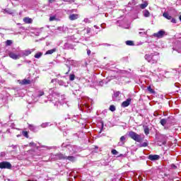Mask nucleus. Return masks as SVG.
Instances as JSON below:
<instances>
[{
	"label": "nucleus",
	"instance_id": "1",
	"mask_svg": "<svg viewBox=\"0 0 181 181\" xmlns=\"http://www.w3.org/2000/svg\"><path fill=\"white\" fill-rule=\"evenodd\" d=\"M47 100L49 103H52L54 107H59V105H63L66 102V98L64 95H60L59 93L53 92L47 96Z\"/></svg>",
	"mask_w": 181,
	"mask_h": 181
},
{
	"label": "nucleus",
	"instance_id": "2",
	"mask_svg": "<svg viewBox=\"0 0 181 181\" xmlns=\"http://www.w3.org/2000/svg\"><path fill=\"white\" fill-rule=\"evenodd\" d=\"M51 160H69L70 162H74L76 160V157L71 156H66L64 154L62 153H59L57 154H51Z\"/></svg>",
	"mask_w": 181,
	"mask_h": 181
},
{
	"label": "nucleus",
	"instance_id": "3",
	"mask_svg": "<svg viewBox=\"0 0 181 181\" xmlns=\"http://www.w3.org/2000/svg\"><path fill=\"white\" fill-rule=\"evenodd\" d=\"M144 59L148 62V63H151V64H156V63H158V60H159V52L146 54L144 56Z\"/></svg>",
	"mask_w": 181,
	"mask_h": 181
},
{
	"label": "nucleus",
	"instance_id": "4",
	"mask_svg": "<svg viewBox=\"0 0 181 181\" xmlns=\"http://www.w3.org/2000/svg\"><path fill=\"white\" fill-rule=\"evenodd\" d=\"M78 108L81 111H87L88 112L91 110V106L87 103L86 100L82 99L78 103Z\"/></svg>",
	"mask_w": 181,
	"mask_h": 181
},
{
	"label": "nucleus",
	"instance_id": "5",
	"mask_svg": "<svg viewBox=\"0 0 181 181\" xmlns=\"http://www.w3.org/2000/svg\"><path fill=\"white\" fill-rule=\"evenodd\" d=\"M129 136L136 142H141V141H142V137L141 135L136 134L135 132H129Z\"/></svg>",
	"mask_w": 181,
	"mask_h": 181
},
{
	"label": "nucleus",
	"instance_id": "6",
	"mask_svg": "<svg viewBox=\"0 0 181 181\" xmlns=\"http://www.w3.org/2000/svg\"><path fill=\"white\" fill-rule=\"evenodd\" d=\"M168 141V138L165 135H161L158 137L157 141V145L158 146H166V142Z\"/></svg>",
	"mask_w": 181,
	"mask_h": 181
},
{
	"label": "nucleus",
	"instance_id": "7",
	"mask_svg": "<svg viewBox=\"0 0 181 181\" xmlns=\"http://www.w3.org/2000/svg\"><path fill=\"white\" fill-rule=\"evenodd\" d=\"M33 52H35V49H28L20 51V57H26L29 54H32Z\"/></svg>",
	"mask_w": 181,
	"mask_h": 181
},
{
	"label": "nucleus",
	"instance_id": "8",
	"mask_svg": "<svg viewBox=\"0 0 181 181\" xmlns=\"http://www.w3.org/2000/svg\"><path fill=\"white\" fill-rule=\"evenodd\" d=\"M12 164L8 161H2L0 163V169H11Z\"/></svg>",
	"mask_w": 181,
	"mask_h": 181
},
{
	"label": "nucleus",
	"instance_id": "9",
	"mask_svg": "<svg viewBox=\"0 0 181 181\" xmlns=\"http://www.w3.org/2000/svg\"><path fill=\"white\" fill-rule=\"evenodd\" d=\"M62 148H68L69 151H70V152H77V146H71L70 144H66L64 143H63L62 144Z\"/></svg>",
	"mask_w": 181,
	"mask_h": 181
},
{
	"label": "nucleus",
	"instance_id": "10",
	"mask_svg": "<svg viewBox=\"0 0 181 181\" xmlns=\"http://www.w3.org/2000/svg\"><path fill=\"white\" fill-rule=\"evenodd\" d=\"M117 23L118 26L120 28H123L124 29H129V24L125 21H117Z\"/></svg>",
	"mask_w": 181,
	"mask_h": 181
},
{
	"label": "nucleus",
	"instance_id": "11",
	"mask_svg": "<svg viewBox=\"0 0 181 181\" xmlns=\"http://www.w3.org/2000/svg\"><path fill=\"white\" fill-rule=\"evenodd\" d=\"M165 35L166 32L163 30H160L158 33H154L153 36H154V37H158V39H162Z\"/></svg>",
	"mask_w": 181,
	"mask_h": 181
},
{
	"label": "nucleus",
	"instance_id": "12",
	"mask_svg": "<svg viewBox=\"0 0 181 181\" xmlns=\"http://www.w3.org/2000/svg\"><path fill=\"white\" fill-rule=\"evenodd\" d=\"M8 56L9 57H11V59H13V60H18L21 57V52L16 54L13 52H9Z\"/></svg>",
	"mask_w": 181,
	"mask_h": 181
},
{
	"label": "nucleus",
	"instance_id": "13",
	"mask_svg": "<svg viewBox=\"0 0 181 181\" xmlns=\"http://www.w3.org/2000/svg\"><path fill=\"white\" fill-rule=\"evenodd\" d=\"M127 135L122 136L119 139V141L117 144L118 146H123V145H125V143L127 142Z\"/></svg>",
	"mask_w": 181,
	"mask_h": 181
},
{
	"label": "nucleus",
	"instance_id": "14",
	"mask_svg": "<svg viewBox=\"0 0 181 181\" xmlns=\"http://www.w3.org/2000/svg\"><path fill=\"white\" fill-rule=\"evenodd\" d=\"M148 159L149 160H153V161L159 160V159H160V156L156 154H154V155L151 154L148 156Z\"/></svg>",
	"mask_w": 181,
	"mask_h": 181
},
{
	"label": "nucleus",
	"instance_id": "15",
	"mask_svg": "<svg viewBox=\"0 0 181 181\" xmlns=\"http://www.w3.org/2000/svg\"><path fill=\"white\" fill-rule=\"evenodd\" d=\"M131 101H132L131 98H127L125 101L122 102V107H123V108H126V107H128L129 104H131Z\"/></svg>",
	"mask_w": 181,
	"mask_h": 181
},
{
	"label": "nucleus",
	"instance_id": "16",
	"mask_svg": "<svg viewBox=\"0 0 181 181\" xmlns=\"http://www.w3.org/2000/svg\"><path fill=\"white\" fill-rule=\"evenodd\" d=\"M66 62H68L69 63V64L71 66H73L74 67H77V66H78V63L77 62V61H74V60L71 59V58L67 59Z\"/></svg>",
	"mask_w": 181,
	"mask_h": 181
},
{
	"label": "nucleus",
	"instance_id": "17",
	"mask_svg": "<svg viewBox=\"0 0 181 181\" xmlns=\"http://www.w3.org/2000/svg\"><path fill=\"white\" fill-rule=\"evenodd\" d=\"M32 83V81H30V79H23L22 81H20V84L21 86H28V84H31Z\"/></svg>",
	"mask_w": 181,
	"mask_h": 181
},
{
	"label": "nucleus",
	"instance_id": "18",
	"mask_svg": "<svg viewBox=\"0 0 181 181\" xmlns=\"http://www.w3.org/2000/svg\"><path fill=\"white\" fill-rule=\"evenodd\" d=\"M165 121L167 122V125H171V124H173V121H175V117L173 116H169L165 119Z\"/></svg>",
	"mask_w": 181,
	"mask_h": 181
},
{
	"label": "nucleus",
	"instance_id": "19",
	"mask_svg": "<svg viewBox=\"0 0 181 181\" xmlns=\"http://www.w3.org/2000/svg\"><path fill=\"white\" fill-rule=\"evenodd\" d=\"M28 128L33 132H37V130L39 129V127H36L33 124H28Z\"/></svg>",
	"mask_w": 181,
	"mask_h": 181
},
{
	"label": "nucleus",
	"instance_id": "20",
	"mask_svg": "<svg viewBox=\"0 0 181 181\" xmlns=\"http://www.w3.org/2000/svg\"><path fill=\"white\" fill-rule=\"evenodd\" d=\"M42 95H45V91L42 90H38L35 93V97H36L37 98H40V97H42Z\"/></svg>",
	"mask_w": 181,
	"mask_h": 181
},
{
	"label": "nucleus",
	"instance_id": "21",
	"mask_svg": "<svg viewBox=\"0 0 181 181\" xmlns=\"http://www.w3.org/2000/svg\"><path fill=\"white\" fill-rule=\"evenodd\" d=\"M136 4V0H132L131 1L129 2L127 7L131 8L130 11L132 10V8L135 6V4Z\"/></svg>",
	"mask_w": 181,
	"mask_h": 181
},
{
	"label": "nucleus",
	"instance_id": "22",
	"mask_svg": "<svg viewBox=\"0 0 181 181\" xmlns=\"http://www.w3.org/2000/svg\"><path fill=\"white\" fill-rule=\"evenodd\" d=\"M174 50H177V51L181 50V42L180 41H177L175 42Z\"/></svg>",
	"mask_w": 181,
	"mask_h": 181
},
{
	"label": "nucleus",
	"instance_id": "23",
	"mask_svg": "<svg viewBox=\"0 0 181 181\" xmlns=\"http://www.w3.org/2000/svg\"><path fill=\"white\" fill-rule=\"evenodd\" d=\"M69 21H76V19H78V14H71L69 16Z\"/></svg>",
	"mask_w": 181,
	"mask_h": 181
},
{
	"label": "nucleus",
	"instance_id": "24",
	"mask_svg": "<svg viewBox=\"0 0 181 181\" xmlns=\"http://www.w3.org/2000/svg\"><path fill=\"white\" fill-rule=\"evenodd\" d=\"M59 86H63L64 87H69V83H66V82L63 81L62 80H59L57 82Z\"/></svg>",
	"mask_w": 181,
	"mask_h": 181
},
{
	"label": "nucleus",
	"instance_id": "25",
	"mask_svg": "<svg viewBox=\"0 0 181 181\" xmlns=\"http://www.w3.org/2000/svg\"><path fill=\"white\" fill-rule=\"evenodd\" d=\"M163 16L165 18V19H168V21H170L172 19V16L169 15V13L168 12L163 13Z\"/></svg>",
	"mask_w": 181,
	"mask_h": 181
},
{
	"label": "nucleus",
	"instance_id": "26",
	"mask_svg": "<svg viewBox=\"0 0 181 181\" xmlns=\"http://www.w3.org/2000/svg\"><path fill=\"white\" fill-rule=\"evenodd\" d=\"M170 15H173V16H177V11L175 8H170Z\"/></svg>",
	"mask_w": 181,
	"mask_h": 181
},
{
	"label": "nucleus",
	"instance_id": "27",
	"mask_svg": "<svg viewBox=\"0 0 181 181\" xmlns=\"http://www.w3.org/2000/svg\"><path fill=\"white\" fill-rule=\"evenodd\" d=\"M23 22H25V23H32V22H33V20H32V18L29 17H25L23 18Z\"/></svg>",
	"mask_w": 181,
	"mask_h": 181
},
{
	"label": "nucleus",
	"instance_id": "28",
	"mask_svg": "<svg viewBox=\"0 0 181 181\" xmlns=\"http://www.w3.org/2000/svg\"><path fill=\"white\" fill-rule=\"evenodd\" d=\"M4 12H6V13H8V15H15V11L9 8L5 9Z\"/></svg>",
	"mask_w": 181,
	"mask_h": 181
},
{
	"label": "nucleus",
	"instance_id": "29",
	"mask_svg": "<svg viewBox=\"0 0 181 181\" xmlns=\"http://www.w3.org/2000/svg\"><path fill=\"white\" fill-rule=\"evenodd\" d=\"M12 5H13L14 6H16L18 5H19V4H21V1H19V0H10Z\"/></svg>",
	"mask_w": 181,
	"mask_h": 181
},
{
	"label": "nucleus",
	"instance_id": "30",
	"mask_svg": "<svg viewBox=\"0 0 181 181\" xmlns=\"http://www.w3.org/2000/svg\"><path fill=\"white\" fill-rule=\"evenodd\" d=\"M160 124L163 127H166V125H168V122H166V119H161L160 121Z\"/></svg>",
	"mask_w": 181,
	"mask_h": 181
},
{
	"label": "nucleus",
	"instance_id": "31",
	"mask_svg": "<svg viewBox=\"0 0 181 181\" xmlns=\"http://www.w3.org/2000/svg\"><path fill=\"white\" fill-rule=\"evenodd\" d=\"M146 6H148V1H144L143 4L139 5V7L141 8V9H145Z\"/></svg>",
	"mask_w": 181,
	"mask_h": 181
},
{
	"label": "nucleus",
	"instance_id": "32",
	"mask_svg": "<svg viewBox=\"0 0 181 181\" xmlns=\"http://www.w3.org/2000/svg\"><path fill=\"white\" fill-rule=\"evenodd\" d=\"M42 56H43V53L42 52H37L34 57L35 59H40L42 57Z\"/></svg>",
	"mask_w": 181,
	"mask_h": 181
},
{
	"label": "nucleus",
	"instance_id": "33",
	"mask_svg": "<svg viewBox=\"0 0 181 181\" xmlns=\"http://www.w3.org/2000/svg\"><path fill=\"white\" fill-rule=\"evenodd\" d=\"M143 13H144V16L145 18H149V16H150V15H151V13H149V11H148V10H144V11H143Z\"/></svg>",
	"mask_w": 181,
	"mask_h": 181
},
{
	"label": "nucleus",
	"instance_id": "34",
	"mask_svg": "<svg viewBox=\"0 0 181 181\" xmlns=\"http://www.w3.org/2000/svg\"><path fill=\"white\" fill-rule=\"evenodd\" d=\"M56 48H54L52 49H49V50H47L45 53V54H53V53H54V52H56Z\"/></svg>",
	"mask_w": 181,
	"mask_h": 181
},
{
	"label": "nucleus",
	"instance_id": "35",
	"mask_svg": "<svg viewBox=\"0 0 181 181\" xmlns=\"http://www.w3.org/2000/svg\"><path fill=\"white\" fill-rule=\"evenodd\" d=\"M53 21H59L57 18V16H52L49 17V22H53Z\"/></svg>",
	"mask_w": 181,
	"mask_h": 181
},
{
	"label": "nucleus",
	"instance_id": "36",
	"mask_svg": "<svg viewBox=\"0 0 181 181\" xmlns=\"http://www.w3.org/2000/svg\"><path fill=\"white\" fill-rule=\"evenodd\" d=\"M50 124V123L49 122H45L41 124L40 127L41 128H47V127H49V125Z\"/></svg>",
	"mask_w": 181,
	"mask_h": 181
},
{
	"label": "nucleus",
	"instance_id": "37",
	"mask_svg": "<svg viewBox=\"0 0 181 181\" xmlns=\"http://www.w3.org/2000/svg\"><path fill=\"white\" fill-rule=\"evenodd\" d=\"M119 94H121V93H119V91L115 92L114 93V95H112V99L115 100L117 97H119Z\"/></svg>",
	"mask_w": 181,
	"mask_h": 181
},
{
	"label": "nucleus",
	"instance_id": "38",
	"mask_svg": "<svg viewBox=\"0 0 181 181\" xmlns=\"http://www.w3.org/2000/svg\"><path fill=\"white\" fill-rule=\"evenodd\" d=\"M147 90L151 94H155V90L152 89V87L148 86Z\"/></svg>",
	"mask_w": 181,
	"mask_h": 181
},
{
	"label": "nucleus",
	"instance_id": "39",
	"mask_svg": "<svg viewBox=\"0 0 181 181\" xmlns=\"http://www.w3.org/2000/svg\"><path fill=\"white\" fill-rule=\"evenodd\" d=\"M74 78H76V75H74V74H71L69 75L70 81H74Z\"/></svg>",
	"mask_w": 181,
	"mask_h": 181
},
{
	"label": "nucleus",
	"instance_id": "40",
	"mask_svg": "<svg viewBox=\"0 0 181 181\" xmlns=\"http://www.w3.org/2000/svg\"><path fill=\"white\" fill-rule=\"evenodd\" d=\"M126 45H127V46H134V42L131 40H127L126 41Z\"/></svg>",
	"mask_w": 181,
	"mask_h": 181
},
{
	"label": "nucleus",
	"instance_id": "41",
	"mask_svg": "<svg viewBox=\"0 0 181 181\" xmlns=\"http://www.w3.org/2000/svg\"><path fill=\"white\" fill-rule=\"evenodd\" d=\"M109 110L110 111H112V112H114V111L116 110L115 106L114 105H110Z\"/></svg>",
	"mask_w": 181,
	"mask_h": 181
},
{
	"label": "nucleus",
	"instance_id": "42",
	"mask_svg": "<svg viewBox=\"0 0 181 181\" xmlns=\"http://www.w3.org/2000/svg\"><path fill=\"white\" fill-rule=\"evenodd\" d=\"M144 134L149 135V128L148 127H144Z\"/></svg>",
	"mask_w": 181,
	"mask_h": 181
},
{
	"label": "nucleus",
	"instance_id": "43",
	"mask_svg": "<svg viewBox=\"0 0 181 181\" xmlns=\"http://www.w3.org/2000/svg\"><path fill=\"white\" fill-rule=\"evenodd\" d=\"M139 181H146V177H142V176L139 175Z\"/></svg>",
	"mask_w": 181,
	"mask_h": 181
},
{
	"label": "nucleus",
	"instance_id": "44",
	"mask_svg": "<svg viewBox=\"0 0 181 181\" xmlns=\"http://www.w3.org/2000/svg\"><path fill=\"white\" fill-rule=\"evenodd\" d=\"M23 135L25 138H29V133L28 132H23Z\"/></svg>",
	"mask_w": 181,
	"mask_h": 181
},
{
	"label": "nucleus",
	"instance_id": "45",
	"mask_svg": "<svg viewBox=\"0 0 181 181\" xmlns=\"http://www.w3.org/2000/svg\"><path fill=\"white\" fill-rule=\"evenodd\" d=\"M11 45H12V40H8L6 42V46H11Z\"/></svg>",
	"mask_w": 181,
	"mask_h": 181
},
{
	"label": "nucleus",
	"instance_id": "46",
	"mask_svg": "<svg viewBox=\"0 0 181 181\" xmlns=\"http://www.w3.org/2000/svg\"><path fill=\"white\" fill-rule=\"evenodd\" d=\"M66 67L69 69L68 71L66 73V74H69L70 73V71L71 70V68L70 67V65L66 64Z\"/></svg>",
	"mask_w": 181,
	"mask_h": 181
},
{
	"label": "nucleus",
	"instance_id": "47",
	"mask_svg": "<svg viewBox=\"0 0 181 181\" xmlns=\"http://www.w3.org/2000/svg\"><path fill=\"white\" fill-rule=\"evenodd\" d=\"M112 155H117V154H118V152H117V150L112 149Z\"/></svg>",
	"mask_w": 181,
	"mask_h": 181
},
{
	"label": "nucleus",
	"instance_id": "48",
	"mask_svg": "<svg viewBox=\"0 0 181 181\" xmlns=\"http://www.w3.org/2000/svg\"><path fill=\"white\" fill-rule=\"evenodd\" d=\"M29 146H33V148H35V146H36V143L35 142H30L29 144Z\"/></svg>",
	"mask_w": 181,
	"mask_h": 181
},
{
	"label": "nucleus",
	"instance_id": "49",
	"mask_svg": "<svg viewBox=\"0 0 181 181\" xmlns=\"http://www.w3.org/2000/svg\"><path fill=\"white\" fill-rule=\"evenodd\" d=\"M170 167L171 169H177V166H176V165L175 164H171Z\"/></svg>",
	"mask_w": 181,
	"mask_h": 181
},
{
	"label": "nucleus",
	"instance_id": "50",
	"mask_svg": "<svg viewBox=\"0 0 181 181\" xmlns=\"http://www.w3.org/2000/svg\"><path fill=\"white\" fill-rule=\"evenodd\" d=\"M141 146L143 147L148 146V142H144L141 144Z\"/></svg>",
	"mask_w": 181,
	"mask_h": 181
},
{
	"label": "nucleus",
	"instance_id": "51",
	"mask_svg": "<svg viewBox=\"0 0 181 181\" xmlns=\"http://www.w3.org/2000/svg\"><path fill=\"white\" fill-rule=\"evenodd\" d=\"M64 2H70V4L74 2V0H62Z\"/></svg>",
	"mask_w": 181,
	"mask_h": 181
},
{
	"label": "nucleus",
	"instance_id": "52",
	"mask_svg": "<svg viewBox=\"0 0 181 181\" xmlns=\"http://www.w3.org/2000/svg\"><path fill=\"white\" fill-rule=\"evenodd\" d=\"M139 33L140 36H144V35H146V33H145V32H139Z\"/></svg>",
	"mask_w": 181,
	"mask_h": 181
},
{
	"label": "nucleus",
	"instance_id": "53",
	"mask_svg": "<svg viewBox=\"0 0 181 181\" xmlns=\"http://www.w3.org/2000/svg\"><path fill=\"white\" fill-rule=\"evenodd\" d=\"M24 63H27L28 64H30V63H32V61H30V60H25Z\"/></svg>",
	"mask_w": 181,
	"mask_h": 181
},
{
	"label": "nucleus",
	"instance_id": "54",
	"mask_svg": "<svg viewBox=\"0 0 181 181\" xmlns=\"http://www.w3.org/2000/svg\"><path fill=\"white\" fill-rule=\"evenodd\" d=\"M58 79L57 78H54L51 81V83H57Z\"/></svg>",
	"mask_w": 181,
	"mask_h": 181
},
{
	"label": "nucleus",
	"instance_id": "55",
	"mask_svg": "<svg viewBox=\"0 0 181 181\" xmlns=\"http://www.w3.org/2000/svg\"><path fill=\"white\" fill-rule=\"evenodd\" d=\"M87 54L88 56H90V54H91V50L87 49Z\"/></svg>",
	"mask_w": 181,
	"mask_h": 181
},
{
	"label": "nucleus",
	"instance_id": "56",
	"mask_svg": "<svg viewBox=\"0 0 181 181\" xmlns=\"http://www.w3.org/2000/svg\"><path fill=\"white\" fill-rule=\"evenodd\" d=\"M86 33L88 34V33H91V28H87L86 29Z\"/></svg>",
	"mask_w": 181,
	"mask_h": 181
},
{
	"label": "nucleus",
	"instance_id": "57",
	"mask_svg": "<svg viewBox=\"0 0 181 181\" xmlns=\"http://www.w3.org/2000/svg\"><path fill=\"white\" fill-rule=\"evenodd\" d=\"M41 148H46L47 149H52L51 147H48V146H41Z\"/></svg>",
	"mask_w": 181,
	"mask_h": 181
},
{
	"label": "nucleus",
	"instance_id": "58",
	"mask_svg": "<svg viewBox=\"0 0 181 181\" xmlns=\"http://www.w3.org/2000/svg\"><path fill=\"white\" fill-rule=\"evenodd\" d=\"M172 23H176V20L175 18H171Z\"/></svg>",
	"mask_w": 181,
	"mask_h": 181
},
{
	"label": "nucleus",
	"instance_id": "59",
	"mask_svg": "<svg viewBox=\"0 0 181 181\" xmlns=\"http://www.w3.org/2000/svg\"><path fill=\"white\" fill-rule=\"evenodd\" d=\"M11 148H13V149H16V148H18V146L16 145H12Z\"/></svg>",
	"mask_w": 181,
	"mask_h": 181
},
{
	"label": "nucleus",
	"instance_id": "60",
	"mask_svg": "<svg viewBox=\"0 0 181 181\" xmlns=\"http://www.w3.org/2000/svg\"><path fill=\"white\" fill-rule=\"evenodd\" d=\"M103 84H104V81H101L99 82L100 86H103Z\"/></svg>",
	"mask_w": 181,
	"mask_h": 181
},
{
	"label": "nucleus",
	"instance_id": "61",
	"mask_svg": "<svg viewBox=\"0 0 181 181\" xmlns=\"http://www.w3.org/2000/svg\"><path fill=\"white\" fill-rule=\"evenodd\" d=\"M49 2L50 4H52V3L54 2V0H49Z\"/></svg>",
	"mask_w": 181,
	"mask_h": 181
},
{
	"label": "nucleus",
	"instance_id": "62",
	"mask_svg": "<svg viewBox=\"0 0 181 181\" xmlns=\"http://www.w3.org/2000/svg\"><path fill=\"white\" fill-rule=\"evenodd\" d=\"M78 90H75V92H74V94H75V95H76V94H78Z\"/></svg>",
	"mask_w": 181,
	"mask_h": 181
},
{
	"label": "nucleus",
	"instance_id": "63",
	"mask_svg": "<svg viewBox=\"0 0 181 181\" xmlns=\"http://www.w3.org/2000/svg\"><path fill=\"white\" fill-rule=\"evenodd\" d=\"M84 22H88V18H85Z\"/></svg>",
	"mask_w": 181,
	"mask_h": 181
},
{
	"label": "nucleus",
	"instance_id": "64",
	"mask_svg": "<svg viewBox=\"0 0 181 181\" xmlns=\"http://www.w3.org/2000/svg\"><path fill=\"white\" fill-rule=\"evenodd\" d=\"M179 19H180V21L181 22V16H179Z\"/></svg>",
	"mask_w": 181,
	"mask_h": 181
}]
</instances>
